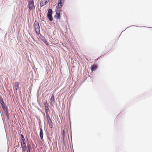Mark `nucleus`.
I'll list each match as a JSON object with an SVG mask.
<instances>
[{
    "label": "nucleus",
    "instance_id": "nucleus-14",
    "mask_svg": "<svg viewBox=\"0 0 152 152\" xmlns=\"http://www.w3.org/2000/svg\"><path fill=\"white\" fill-rule=\"evenodd\" d=\"M0 103H1V105L2 107H3V109H4L6 106L5 105V104H4V102H3V100L1 101Z\"/></svg>",
    "mask_w": 152,
    "mask_h": 152
},
{
    "label": "nucleus",
    "instance_id": "nucleus-11",
    "mask_svg": "<svg viewBox=\"0 0 152 152\" xmlns=\"http://www.w3.org/2000/svg\"><path fill=\"white\" fill-rule=\"evenodd\" d=\"M40 132L39 134V136L42 140H43V131L41 128H40Z\"/></svg>",
    "mask_w": 152,
    "mask_h": 152
},
{
    "label": "nucleus",
    "instance_id": "nucleus-17",
    "mask_svg": "<svg viewBox=\"0 0 152 152\" xmlns=\"http://www.w3.org/2000/svg\"><path fill=\"white\" fill-rule=\"evenodd\" d=\"M62 135L63 137H64L65 136V131L64 130H63L62 132Z\"/></svg>",
    "mask_w": 152,
    "mask_h": 152
},
{
    "label": "nucleus",
    "instance_id": "nucleus-12",
    "mask_svg": "<svg viewBox=\"0 0 152 152\" xmlns=\"http://www.w3.org/2000/svg\"><path fill=\"white\" fill-rule=\"evenodd\" d=\"M64 0H59L58 5L59 7H61L63 5Z\"/></svg>",
    "mask_w": 152,
    "mask_h": 152
},
{
    "label": "nucleus",
    "instance_id": "nucleus-9",
    "mask_svg": "<svg viewBox=\"0 0 152 152\" xmlns=\"http://www.w3.org/2000/svg\"><path fill=\"white\" fill-rule=\"evenodd\" d=\"M45 113H48L49 110V105L48 103L47 102V101L45 103Z\"/></svg>",
    "mask_w": 152,
    "mask_h": 152
},
{
    "label": "nucleus",
    "instance_id": "nucleus-5",
    "mask_svg": "<svg viewBox=\"0 0 152 152\" xmlns=\"http://www.w3.org/2000/svg\"><path fill=\"white\" fill-rule=\"evenodd\" d=\"M39 38L42 41H43L45 43V44L47 45H48V42L47 40V39H46V38L43 36L41 34H40V35L39 36Z\"/></svg>",
    "mask_w": 152,
    "mask_h": 152
},
{
    "label": "nucleus",
    "instance_id": "nucleus-3",
    "mask_svg": "<svg viewBox=\"0 0 152 152\" xmlns=\"http://www.w3.org/2000/svg\"><path fill=\"white\" fill-rule=\"evenodd\" d=\"M28 7L29 10H33L34 9V2L33 0H28Z\"/></svg>",
    "mask_w": 152,
    "mask_h": 152
},
{
    "label": "nucleus",
    "instance_id": "nucleus-18",
    "mask_svg": "<svg viewBox=\"0 0 152 152\" xmlns=\"http://www.w3.org/2000/svg\"><path fill=\"white\" fill-rule=\"evenodd\" d=\"M15 88H16V90H17L18 89V85H17L16 86V85H15Z\"/></svg>",
    "mask_w": 152,
    "mask_h": 152
},
{
    "label": "nucleus",
    "instance_id": "nucleus-2",
    "mask_svg": "<svg viewBox=\"0 0 152 152\" xmlns=\"http://www.w3.org/2000/svg\"><path fill=\"white\" fill-rule=\"evenodd\" d=\"M34 28L36 34H40V26L38 22L35 21L34 22Z\"/></svg>",
    "mask_w": 152,
    "mask_h": 152
},
{
    "label": "nucleus",
    "instance_id": "nucleus-1",
    "mask_svg": "<svg viewBox=\"0 0 152 152\" xmlns=\"http://www.w3.org/2000/svg\"><path fill=\"white\" fill-rule=\"evenodd\" d=\"M21 145L23 151H24L26 149V141L23 135L21 134L20 136Z\"/></svg>",
    "mask_w": 152,
    "mask_h": 152
},
{
    "label": "nucleus",
    "instance_id": "nucleus-7",
    "mask_svg": "<svg viewBox=\"0 0 152 152\" xmlns=\"http://www.w3.org/2000/svg\"><path fill=\"white\" fill-rule=\"evenodd\" d=\"M60 12L59 9H57L56 12V14L55 15L54 17L56 18H59L60 17Z\"/></svg>",
    "mask_w": 152,
    "mask_h": 152
},
{
    "label": "nucleus",
    "instance_id": "nucleus-10",
    "mask_svg": "<svg viewBox=\"0 0 152 152\" xmlns=\"http://www.w3.org/2000/svg\"><path fill=\"white\" fill-rule=\"evenodd\" d=\"M97 68H98V67H97V66H96L95 65H94V64H93V65H92L91 66V69L92 71L93 72V71H94L95 70H96L97 69Z\"/></svg>",
    "mask_w": 152,
    "mask_h": 152
},
{
    "label": "nucleus",
    "instance_id": "nucleus-4",
    "mask_svg": "<svg viewBox=\"0 0 152 152\" xmlns=\"http://www.w3.org/2000/svg\"><path fill=\"white\" fill-rule=\"evenodd\" d=\"M53 11L51 9H49L48 10L47 17L50 21H52L53 18L52 16Z\"/></svg>",
    "mask_w": 152,
    "mask_h": 152
},
{
    "label": "nucleus",
    "instance_id": "nucleus-6",
    "mask_svg": "<svg viewBox=\"0 0 152 152\" xmlns=\"http://www.w3.org/2000/svg\"><path fill=\"white\" fill-rule=\"evenodd\" d=\"M50 0H41L40 5L41 6H43L46 5L47 3H48Z\"/></svg>",
    "mask_w": 152,
    "mask_h": 152
},
{
    "label": "nucleus",
    "instance_id": "nucleus-13",
    "mask_svg": "<svg viewBox=\"0 0 152 152\" xmlns=\"http://www.w3.org/2000/svg\"><path fill=\"white\" fill-rule=\"evenodd\" d=\"M48 121L49 127L51 128H52L53 127V124L51 119L48 120Z\"/></svg>",
    "mask_w": 152,
    "mask_h": 152
},
{
    "label": "nucleus",
    "instance_id": "nucleus-15",
    "mask_svg": "<svg viewBox=\"0 0 152 152\" xmlns=\"http://www.w3.org/2000/svg\"><path fill=\"white\" fill-rule=\"evenodd\" d=\"M26 148H27V152H30V150L31 148V146L28 145Z\"/></svg>",
    "mask_w": 152,
    "mask_h": 152
},
{
    "label": "nucleus",
    "instance_id": "nucleus-16",
    "mask_svg": "<svg viewBox=\"0 0 152 152\" xmlns=\"http://www.w3.org/2000/svg\"><path fill=\"white\" fill-rule=\"evenodd\" d=\"M46 115L47 119L48 121L51 119L50 116L49 115L48 113H46Z\"/></svg>",
    "mask_w": 152,
    "mask_h": 152
},
{
    "label": "nucleus",
    "instance_id": "nucleus-8",
    "mask_svg": "<svg viewBox=\"0 0 152 152\" xmlns=\"http://www.w3.org/2000/svg\"><path fill=\"white\" fill-rule=\"evenodd\" d=\"M55 99L54 98V96L53 94H52V96L50 98V104L52 106H53V104L55 103Z\"/></svg>",
    "mask_w": 152,
    "mask_h": 152
}]
</instances>
